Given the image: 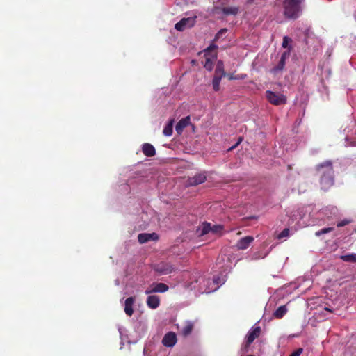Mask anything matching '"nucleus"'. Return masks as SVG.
<instances>
[{
	"instance_id": "c756f323",
	"label": "nucleus",
	"mask_w": 356,
	"mask_h": 356,
	"mask_svg": "<svg viewBox=\"0 0 356 356\" xmlns=\"http://www.w3.org/2000/svg\"><path fill=\"white\" fill-rule=\"evenodd\" d=\"M172 269L171 267H168V268H163V269H161V268L157 269V271H159L161 273L164 274V275L170 273L172 272Z\"/></svg>"
},
{
	"instance_id": "f257e3e1",
	"label": "nucleus",
	"mask_w": 356,
	"mask_h": 356,
	"mask_svg": "<svg viewBox=\"0 0 356 356\" xmlns=\"http://www.w3.org/2000/svg\"><path fill=\"white\" fill-rule=\"evenodd\" d=\"M315 169L320 177L321 188L324 191H327L334 184L332 162L331 161H325L316 165Z\"/></svg>"
},
{
	"instance_id": "1a4fd4ad",
	"label": "nucleus",
	"mask_w": 356,
	"mask_h": 356,
	"mask_svg": "<svg viewBox=\"0 0 356 356\" xmlns=\"http://www.w3.org/2000/svg\"><path fill=\"white\" fill-rule=\"evenodd\" d=\"M159 236L156 233L147 234L142 233L138 236V241L140 243L143 244L149 241H156Z\"/></svg>"
},
{
	"instance_id": "dca6fc26",
	"label": "nucleus",
	"mask_w": 356,
	"mask_h": 356,
	"mask_svg": "<svg viewBox=\"0 0 356 356\" xmlns=\"http://www.w3.org/2000/svg\"><path fill=\"white\" fill-rule=\"evenodd\" d=\"M193 323L191 321H187L185 324V325L184 326V327L182 328L181 330V334L184 337H187L188 336L189 334H191V333L193 331Z\"/></svg>"
},
{
	"instance_id": "f8f14e48",
	"label": "nucleus",
	"mask_w": 356,
	"mask_h": 356,
	"mask_svg": "<svg viewBox=\"0 0 356 356\" xmlns=\"http://www.w3.org/2000/svg\"><path fill=\"white\" fill-rule=\"evenodd\" d=\"M190 123V118L186 117L180 120L175 127V130L178 134H181L184 128Z\"/></svg>"
},
{
	"instance_id": "e433bc0d",
	"label": "nucleus",
	"mask_w": 356,
	"mask_h": 356,
	"mask_svg": "<svg viewBox=\"0 0 356 356\" xmlns=\"http://www.w3.org/2000/svg\"><path fill=\"white\" fill-rule=\"evenodd\" d=\"M254 0H248L247 3L248 4H252L254 2Z\"/></svg>"
},
{
	"instance_id": "9b49d317",
	"label": "nucleus",
	"mask_w": 356,
	"mask_h": 356,
	"mask_svg": "<svg viewBox=\"0 0 356 356\" xmlns=\"http://www.w3.org/2000/svg\"><path fill=\"white\" fill-rule=\"evenodd\" d=\"M143 153L148 157L154 156L156 154L154 147L150 143H144L142 146Z\"/></svg>"
},
{
	"instance_id": "393cba45",
	"label": "nucleus",
	"mask_w": 356,
	"mask_h": 356,
	"mask_svg": "<svg viewBox=\"0 0 356 356\" xmlns=\"http://www.w3.org/2000/svg\"><path fill=\"white\" fill-rule=\"evenodd\" d=\"M290 230L289 228L284 229L277 236V238L281 240L289 236Z\"/></svg>"
},
{
	"instance_id": "2f4dec72",
	"label": "nucleus",
	"mask_w": 356,
	"mask_h": 356,
	"mask_svg": "<svg viewBox=\"0 0 356 356\" xmlns=\"http://www.w3.org/2000/svg\"><path fill=\"white\" fill-rule=\"evenodd\" d=\"M285 65V60H284V58H280L279 63L277 65V69L279 70H282Z\"/></svg>"
},
{
	"instance_id": "c85d7f7f",
	"label": "nucleus",
	"mask_w": 356,
	"mask_h": 356,
	"mask_svg": "<svg viewBox=\"0 0 356 356\" xmlns=\"http://www.w3.org/2000/svg\"><path fill=\"white\" fill-rule=\"evenodd\" d=\"M227 31V29H221L215 35V40H218L223 34Z\"/></svg>"
},
{
	"instance_id": "7c9ffc66",
	"label": "nucleus",
	"mask_w": 356,
	"mask_h": 356,
	"mask_svg": "<svg viewBox=\"0 0 356 356\" xmlns=\"http://www.w3.org/2000/svg\"><path fill=\"white\" fill-rule=\"evenodd\" d=\"M291 41V38H289L288 36H284L282 42V47L286 48L288 47L289 42Z\"/></svg>"
},
{
	"instance_id": "b1692460",
	"label": "nucleus",
	"mask_w": 356,
	"mask_h": 356,
	"mask_svg": "<svg viewBox=\"0 0 356 356\" xmlns=\"http://www.w3.org/2000/svg\"><path fill=\"white\" fill-rule=\"evenodd\" d=\"M224 226L222 225H211V233L222 235Z\"/></svg>"
},
{
	"instance_id": "0eeeda50",
	"label": "nucleus",
	"mask_w": 356,
	"mask_h": 356,
	"mask_svg": "<svg viewBox=\"0 0 356 356\" xmlns=\"http://www.w3.org/2000/svg\"><path fill=\"white\" fill-rule=\"evenodd\" d=\"M177 336L173 332L166 333L163 339L162 343L165 347H173L177 343Z\"/></svg>"
},
{
	"instance_id": "ddd939ff",
	"label": "nucleus",
	"mask_w": 356,
	"mask_h": 356,
	"mask_svg": "<svg viewBox=\"0 0 356 356\" xmlns=\"http://www.w3.org/2000/svg\"><path fill=\"white\" fill-rule=\"evenodd\" d=\"M147 305L151 309H156L160 305V299L157 296H149L147 299Z\"/></svg>"
},
{
	"instance_id": "5701e85b",
	"label": "nucleus",
	"mask_w": 356,
	"mask_h": 356,
	"mask_svg": "<svg viewBox=\"0 0 356 356\" xmlns=\"http://www.w3.org/2000/svg\"><path fill=\"white\" fill-rule=\"evenodd\" d=\"M225 76H227L229 80H243L246 78L247 75L245 74L234 75L233 73H226Z\"/></svg>"
},
{
	"instance_id": "a211bd4d",
	"label": "nucleus",
	"mask_w": 356,
	"mask_h": 356,
	"mask_svg": "<svg viewBox=\"0 0 356 356\" xmlns=\"http://www.w3.org/2000/svg\"><path fill=\"white\" fill-rule=\"evenodd\" d=\"M239 8L238 7H224L222 8V12L225 15H236L238 13Z\"/></svg>"
},
{
	"instance_id": "72a5a7b5",
	"label": "nucleus",
	"mask_w": 356,
	"mask_h": 356,
	"mask_svg": "<svg viewBox=\"0 0 356 356\" xmlns=\"http://www.w3.org/2000/svg\"><path fill=\"white\" fill-rule=\"evenodd\" d=\"M217 47L215 46V45H211L209 47H208L206 50H205V55H207L208 53L212 50V49H215Z\"/></svg>"
},
{
	"instance_id": "6e6552de",
	"label": "nucleus",
	"mask_w": 356,
	"mask_h": 356,
	"mask_svg": "<svg viewBox=\"0 0 356 356\" xmlns=\"http://www.w3.org/2000/svg\"><path fill=\"white\" fill-rule=\"evenodd\" d=\"M207 179V177L203 173L195 175L193 177H189L186 181L188 186H194L204 183Z\"/></svg>"
},
{
	"instance_id": "423d86ee",
	"label": "nucleus",
	"mask_w": 356,
	"mask_h": 356,
	"mask_svg": "<svg viewBox=\"0 0 356 356\" xmlns=\"http://www.w3.org/2000/svg\"><path fill=\"white\" fill-rule=\"evenodd\" d=\"M168 289V286L164 283L154 282L147 287L145 291V294L148 295L152 293H164Z\"/></svg>"
},
{
	"instance_id": "2eb2a0df",
	"label": "nucleus",
	"mask_w": 356,
	"mask_h": 356,
	"mask_svg": "<svg viewBox=\"0 0 356 356\" xmlns=\"http://www.w3.org/2000/svg\"><path fill=\"white\" fill-rule=\"evenodd\" d=\"M214 75H218L220 76H225L226 72L224 70V63L222 60H219L217 62L216 67L215 69V74Z\"/></svg>"
},
{
	"instance_id": "c9c22d12",
	"label": "nucleus",
	"mask_w": 356,
	"mask_h": 356,
	"mask_svg": "<svg viewBox=\"0 0 356 356\" xmlns=\"http://www.w3.org/2000/svg\"><path fill=\"white\" fill-rule=\"evenodd\" d=\"M286 53L284 52V54H282L281 58H284V60H286Z\"/></svg>"
},
{
	"instance_id": "4be33fe9",
	"label": "nucleus",
	"mask_w": 356,
	"mask_h": 356,
	"mask_svg": "<svg viewBox=\"0 0 356 356\" xmlns=\"http://www.w3.org/2000/svg\"><path fill=\"white\" fill-rule=\"evenodd\" d=\"M209 232H211V223L204 222L202 225L201 235H205Z\"/></svg>"
},
{
	"instance_id": "aec40b11",
	"label": "nucleus",
	"mask_w": 356,
	"mask_h": 356,
	"mask_svg": "<svg viewBox=\"0 0 356 356\" xmlns=\"http://www.w3.org/2000/svg\"><path fill=\"white\" fill-rule=\"evenodd\" d=\"M222 76H220L218 75H214L212 80V86L213 88L215 91H218L220 90V83L221 81Z\"/></svg>"
},
{
	"instance_id": "a878e982",
	"label": "nucleus",
	"mask_w": 356,
	"mask_h": 356,
	"mask_svg": "<svg viewBox=\"0 0 356 356\" xmlns=\"http://www.w3.org/2000/svg\"><path fill=\"white\" fill-rule=\"evenodd\" d=\"M334 230L333 227L323 228L321 230L317 231L315 234L317 236H320L323 234H327Z\"/></svg>"
},
{
	"instance_id": "39448f33",
	"label": "nucleus",
	"mask_w": 356,
	"mask_h": 356,
	"mask_svg": "<svg viewBox=\"0 0 356 356\" xmlns=\"http://www.w3.org/2000/svg\"><path fill=\"white\" fill-rule=\"evenodd\" d=\"M196 18V16L183 18L179 22L176 23L175 28L179 31H183L187 28H191L195 25Z\"/></svg>"
},
{
	"instance_id": "6ab92c4d",
	"label": "nucleus",
	"mask_w": 356,
	"mask_h": 356,
	"mask_svg": "<svg viewBox=\"0 0 356 356\" xmlns=\"http://www.w3.org/2000/svg\"><path fill=\"white\" fill-rule=\"evenodd\" d=\"M340 259L346 262L356 263V253L341 255Z\"/></svg>"
},
{
	"instance_id": "f3484780",
	"label": "nucleus",
	"mask_w": 356,
	"mask_h": 356,
	"mask_svg": "<svg viewBox=\"0 0 356 356\" xmlns=\"http://www.w3.org/2000/svg\"><path fill=\"white\" fill-rule=\"evenodd\" d=\"M287 312V308L285 305L279 307L273 313V316L276 318H282Z\"/></svg>"
},
{
	"instance_id": "412c9836",
	"label": "nucleus",
	"mask_w": 356,
	"mask_h": 356,
	"mask_svg": "<svg viewBox=\"0 0 356 356\" xmlns=\"http://www.w3.org/2000/svg\"><path fill=\"white\" fill-rule=\"evenodd\" d=\"M173 120H170L164 127L163 133L165 136H170L172 134Z\"/></svg>"
},
{
	"instance_id": "9d476101",
	"label": "nucleus",
	"mask_w": 356,
	"mask_h": 356,
	"mask_svg": "<svg viewBox=\"0 0 356 356\" xmlns=\"http://www.w3.org/2000/svg\"><path fill=\"white\" fill-rule=\"evenodd\" d=\"M253 241L254 238L252 236H248L243 237L238 241L236 247L238 250H245L250 246Z\"/></svg>"
},
{
	"instance_id": "f03ea898",
	"label": "nucleus",
	"mask_w": 356,
	"mask_h": 356,
	"mask_svg": "<svg viewBox=\"0 0 356 356\" xmlns=\"http://www.w3.org/2000/svg\"><path fill=\"white\" fill-rule=\"evenodd\" d=\"M305 0H284V15L286 18L296 19L299 17L301 12V4Z\"/></svg>"
},
{
	"instance_id": "4468645a",
	"label": "nucleus",
	"mask_w": 356,
	"mask_h": 356,
	"mask_svg": "<svg viewBox=\"0 0 356 356\" xmlns=\"http://www.w3.org/2000/svg\"><path fill=\"white\" fill-rule=\"evenodd\" d=\"M134 302V298L129 297L126 299L124 302V312L127 315L131 316L134 313L133 305Z\"/></svg>"
},
{
	"instance_id": "20e7f679",
	"label": "nucleus",
	"mask_w": 356,
	"mask_h": 356,
	"mask_svg": "<svg viewBox=\"0 0 356 356\" xmlns=\"http://www.w3.org/2000/svg\"><path fill=\"white\" fill-rule=\"evenodd\" d=\"M261 333V327L259 326L253 327L250 330L246 337V341L245 344L243 346L242 350L244 353L248 351V348L250 345L255 340V339L258 338Z\"/></svg>"
},
{
	"instance_id": "cd10ccee",
	"label": "nucleus",
	"mask_w": 356,
	"mask_h": 356,
	"mask_svg": "<svg viewBox=\"0 0 356 356\" xmlns=\"http://www.w3.org/2000/svg\"><path fill=\"white\" fill-rule=\"evenodd\" d=\"M351 222V220H348V219H344L341 221H339L337 223V226L338 227H343V226H346L348 224H350Z\"/></svg>"
},
{
	"instance_id": "f704fd0d",
	"label": "nucleus",
	"mask_w": 356,
	"mask_h": 356,
	"mask_svg": "<svg viewBox=\"0 0 356 356\" xmlns=\"http://www.w3.org/2000/svg\"><path fill=\"white\" fill-rule=\"evenodd\" d=\"M241 141H242V138H240L238 139V142H237L234 145H233L232 147H231L229 149V150L230 151V150H232V149H234V148H236V147H237V146L241 143Z\"/></svg>"
},
{
	"instance_id": "7ed1b4c3",
	"label": "nucleus",
	"mask_w": 356,
	"mask_h": 356,
	"mask_svg": "<svg viewBox=\"0 0 356 356\" xmlns=\"http://www.w3.org/2000/svg\"><path fill=\"white\" fill-rule=\"evenodd\" d=\"M266 97L270 104L275 106L282 105L286 103L285 95L270 90L266 91Z\"/></svg>"
},
{
	"instance_id": "473e14b6",
	"label": "nucleus",
	"mask_w": 356,
	"mask_h": 356,
	"mask_svg": "<svg viewBox=\"0 0 356 356\" xmlns=\"http://www.w3.org/2000/svg\"><path fill=\"white\" fill-rule=\"evenodd\" d=\"M302 351L303 349L302 348H299L293 351L289 356H300Z\"/></svg>"
},
{
	"instance_id": "bb28decb",
	"label": "nucleus",
	"mask_w": 356,
	"mask_h": 356,
	"mask_svg": "<svg viewBox=\"0 0 356 356\" xmlns=\"http://www.w3.org/2000/svg\"><path fill=\"white\" fill-rule=\"evenodd\" d=\"M204 67L208 71H211L213 67V61L209 58H207L205 63L204 64Z\"/></svg>"
}]
</instances>
